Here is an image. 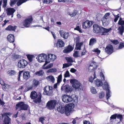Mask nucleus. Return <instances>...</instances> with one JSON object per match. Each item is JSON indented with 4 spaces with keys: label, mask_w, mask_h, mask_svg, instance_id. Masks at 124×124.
<instances>
[{
    "label": "nucleus",
    "mask_w": 124,
    "mask_h": 124,
    "mask_svg": "<svg viewBox=\"0 0 124 124\" xmlns=\"http://www.w3.org/2000/svg\"><path fill=\"white\" fill-rule=\"evenodd\" d=\"M41 94L40 92L37 93L33 91L31 92L30 95V97L31 99H35L33 100V102L36 104L39 103L41 102Z\"/></svg>",
    "instance_id": "f257e3e1"
},
{
    "label": "nucleus",
    "mask_w": 124,
    "mask_h": 124,
    "mask_svg": "<svg viewBox=\"0 0 124 124\" xmlns=\"http://www.w3.org/2000/svg\"><path fill=\"white\" fill-rule=\"evenodd\" d=\"M62 100L65 103H67L72 101L76 103L78 102V98L76 96L73 98L71 96L68 95H64L62 97Z\"/></svg>",
    "instance_id": "f03ea898"
},
{
    "label": "nucleus",
    "mask_w": 124,
    "mask_h": 124,
    "mask_svg": "<svg viewBox=\"0 0 124 124\" xmlns=\"http://www.w3.org/2000/svg\"><path fill=\"white\" fill-rule=\"evenodd\" d=\"M70 82L75 90L79 91L82 90V85L78 80L74 79H72L70 80Z\"/></svg>",
    "instance_id": "7ed1b4c3"
},
{
    "label": "nucleus",
    "mask_w": 124,
    "mask_h": 124,
    "mask_svg": "<svg viewBox=\"0 0 124 124\" xmlns=\"http://www.w3.org/2000/svg\"><path fill=\"white\" fill-rule=\"evenodd\" d=\"M110 14L109 13H106L101 19L103 25L104 26L108 25L111 20L110 16Z\"/></svg>",
    "instance_id": "20e7f679"
},
{
    "label": "nucleus",
    "mask_w": 124,
    "mask_h": 124,
    "mask_svg": "<svg viewBox=\"0 0 124 124\" xmlns=\"http://www.w3.org/2000/svg\"><path fill=\"white\" fill-rule=\"evenodd\" d=\"M53 88L51 86H47L44 88L43 94L44 95L51 96L52 94Z\"/></svg>",
    "instance_id": "39448f33"
},
{
    "label": "nucleus",
    "mask_w": 124,
    "mask_h": 124,
    "mask_svg": "<svg viewBox=\"0 0 124 124\" xmlns=\"http://www.w3.org/2000/svg\"><path fill=\"white\" fill-rule=\"evenodd\" d=\"M29 106L25 104L23 102H21L16 105V108L17 110H27Z\"/></svg>",
    "instance_id": "423d86ee"
},
{
    "label": "nucleus",
    "mask_w": 124,
    "mask_h": 124,
    "mask_svg": "<svg viewBox=\"0 0 124 124\" xmlns=\"http://www.w3.org/2000/svg\"><path fill=\"white\" fill-rule=\"evenodd\" d=\"M56 56L52 54H49L47 55L46 61L43 65V66H45L50 62H53L56 58Z\"/></svg>",
    "instance_id": "0eeeda50"
},
{
    "label": "nucleus",
    "mask_w": 124,
    "mask_h": 124,
    "mask_svg": "<svg viewBox=\"0 0 124 124\" xmlns=\"http://www.w3.org/2000/svg\"><path fill=\"white\" fill-rule=\"evenodd\" d=\"M56 101L55 100H52L49 101L46 104L47 108L50 110L54 109L56 104Z\"/></svg>",
    "instance_id": "6e6552de"
},
{
    "label": "nucleus",
    "mask_w": 124,
    "mask_h": 124,
    "mask_svg": "<svg viewBox=\"0 0 124 124\" xmlns=\"http://www.w3.org/2000/svg\"><path fill=\"white\" fill-rule=\"evenodd\" d=\"M9 115L8 113H5L2 115L1 116H0V119H2L4 118V120L3 123V124H9L10 120V119L8 115Z\"/></svg>",
    "instance_id": "1a4fd4ad"
},
{
    "label": "nucleus",
    "mask_w": 124,
    "mask_h": 124,
    "mask_svg": "<svg viewBox=\"0 0 124 124\" xmlns=\"http://www.w3.org/2000/svg\"><path fill=\"white\" fill-rule=\"evenodd\" d=\"M36 59L39 62H46V61L47 55L44 53L41 54L37 57Z\"/></svg>",
    "instance_id": "9d476101"
},
{
    "label": "nucleus",
    "mask_w": 124,
    "mask_h": 124,
    "mask_svg": "<svg viewBox=\"0 0 124 124\" xmlns=\"http://www.w3.org/2000/svg\"><path fill=\"white\" fill-rule=\"evenodd\" d=\"M65 114L67 116L70 115V111L74 108V105L73 103H71L66 106L65 107Z\"/></svg>",
    "instance_id": "9b49d317"
},
{
    "label": "nucleus",
    "mask_w": 124,
    "mask_h": 124,
    "mask_svg": "<svg viewBox=\"0 0 124 124\" xmlns=\"http://www.w3.org/2000/svg\"><path fill=\"white\" fill-rule=\"evenodd\" d=\"M80 38L79 37H75L74 38V41L76 43V46L75 49L77 50H80L81 46L83 44V42L79 43Z\"/></svg>",
    "instance_id": "f8f14e48"
},
{
    "label": "nucleus",
    "mask_w": 124,
    "mask_h": 124,
    "mask_svg": "<svg viewBox=\"0 0 124 124\" xmlns=\"http://www.w3.org/2000/svg\"><path fill=\"white\" fill-rule=\"evenodd\" d=\"M28 64V62L26 61L21 59L18 62V66L19 68H24Z\"/></svg>",
    "instance_id": "ddd939ff"
},
{
    "label": "nucleus",
    "mask_w": 124,
    "mask_h": 124,
    "mask_svg": "<svg viewBox=\"0 0 124 124\" xmlns=\"http://www.w3.org/2000/svg\"><path fill=\"white\" fill-rule=\"evenodd\" d=\"M32 20V17L31 16L26 18L24 20L23 22V26L26 27H29Z\"/></svg>",
    "instance_id": "4468645a"
},
{
    "label": "nucleus",
    "mask_w": 124,
    "mask_h": 124,
    "mask_svg": "<svg viewBox=\"0 0 124 124\" xmlns=\"http://www.w3.org/2000/svg\"><path fill=\"white\" fill-rule=\"evenodd\" d=\"M72 89V87L68 85H66L65 86L62 85L61 88V90H64L68 93L71 92Z\"/></svg>",
    "instance_id": "2eb2a0df"
},
{
    "label": "nucleus",
    "mask_w": 124,
    "mask_h": 124,
    "mask_svg": "<svg viewBox=\"0 0 124 124\" xmlns=\"http://www.w3.org/2000/svg\"><path fill=\"white\" fill-rule=\"evenodd\" d=\"M113 47L112 45L110 44L108 45L105 49V51L106 53L109 54L113 53Z\"/></svg>",
    "instance_id": "dca6fc26"
},
{
    "label": "nucleus",
    "mask_w": 124,
    "mask_h": 124,
    "mask_svg": "<svg viewBox=\"0 0 124 124\" xmlns=\"http://www.w3.org/2000/svg\"><path fill=\"white\" fill-rule=\"evenodd\" d=\"M92 22L88 20H86L83 23V28L84 29L88 28L92 25Z\"/></svg>",
    "instance_id": "f3484780"
},
{
    "label": "nucleus",
    "mask_w": 124,
    "mask_h": 124,
    "mask_svg": "<svg viewBox=\"0 0 124 124\" xmlns=\"http://www.w3.org/2000/svg\"><path fill=\"white\" fill-rule=\"evenodd\" d=\"M59 33L61 37L64 39H67L69 36V33L63 30L60 31Z\"/></svg>",
    "instance_id": "a211bd4d"
},
{
    "label": "nucleus",
    "mask_w": 124,
    "mask_h": 124,
    "mask_svg": "<svg viewBox=\"0 0 124 124\" xmlns=\"http://www.w3.org/2000/svg\"><path fill=\"white\" fill-rule=\"evenodd\" d=\"M101 31L100 33L101 35H104L106 34V33H108L111 30V28L107 29L104 28L103 27H101Z\"/></svg>",
    "instance_id": "6ab92c4d"
},
{
    "label": "nucleus",
    "mask_w": 124,
    "mask_h": 124,
    "mask_svg": "<svg viewBox=\"0 0 124 124\" xmlns=\"http://www.w3.org/2000/svg\"><path fill=\"white\" fill-rule=\"evenodd\" d=\"M97 24H94L93 26V31L94 33H100L101 31V27Z\"/></svg>",
    "instance_id": "aec40b11"
},
{
    "label": "nucleus",
    "mask_w": 124,
    "mask_h": 124,
    "mask_svg": "<svg viewBox=\"0 0 124 124\" xmlns=\"http://www.w3.org/2000/svg\"><path fill=\"white\" fill-rule=\"evenodd\" d=\"M7 14L8 15H12L11 17L13 16V14L16 10L14 8H8L7 9Z\"/></svg>",
    "instance_id": "412c9836"
},
{
    "label": "nucleus",
    "mask_w": 124,
    "mask_h": 124,
    "mask_svg": "<svg viewBox=\"0 0 124 124\" xmlns=\"http://www.w3.org/2000/svg\"><path fill=\"white\" fill-rule=\"evenodd\" d=\"M56 44L57 46L61 47H63L64 45V42L60 39H59L57 40Z\"/></svg>",
    "instance_id": "4be33fe9"
},
{
    "label": "nucleus",
    "mask_w": 124,
    "mask_h": 124,
    "mask_svg": "<svg viewBox=\"0 0 124 124\" xmlns=\"http://www.w3.org/2000/svg\"><path fill=\"white\" fill-rule=\"evenodd\" d=\"M73 49V48L71 46L69 45L66 49L63 50V52L65 53H68L72 51Z\"/></svg>",
    "instance_id": "5701e85b"
},
{
    "label": "nucleus",
    "mask_w": 124,
    "mask_h": 124,
    "mask_svg": "<svg viewBox=\"0 0 124 124\" xmlns=\"http://www.w3.org/2000/svg\"><path fill=\"white\" fill-rule=\"evenodd\" d=\"M8 40L10 42H13L15 41V38L14 35L12 34H10L7 37Z\"/></svg>",
    "instance_id": "b1692460"
},
{
    "label": "nucleus",
    "mask_w": 124,
    "mask_h": 124,
    "mask_svg": "<svg viewBox=\"0 0 124 124\" xmlns=\"http://www.w3.org/2000/svg\"><path fill=\"white\" fill-rule=\"evenodd\" d=\"M58 111L62 113H63L64 112L65 113V107L64 106H61L57 108Z\"/></svg>",
    "instance_id": "393cba45"
},
{
    "label": "nucleus",
    "mask_w": 124,
    "mask_h": 124,
    "mask_svg": "<svg viewBox=\"0 0 124 124\" xmlns=\"http://www.w3.org/2000/svg\"><path fill=\"white\" fill-rule=\"evenodd\" d=\"M16 28V26H13L11 25H10L7 27L6 29V30H8L10 31H15V30Z\"/></svg>",
    "instance_id": "a878e982"
},
{
    "label": "nucleus",
    "mask_w": 124,
    "mask_h": 124,
    "mask_svg": "<svg viewBox=\"0 0 124 124\" xmlns=\"http://www.w3.org/2000/svg\"><path fill=\"white\" fill-rule=\"evenodd\" d=\"M16 73V72L15 70H8L7 72V74L9 76H13L15 75Z\"/></svg>",
    "instance_id": "bb28decb"
},
{
    "label": "nucleus",
    "mask_w": 124,
    "mask_h": 124,
    "mask_svg": "<svg viewBox=\"0 0 124 124\" xmlns=\"http://www.w3.org/2000/svg\"><path fill=\"white\" fill-rule=\"evenodd\" d=\"M39 84V82L38 81L34 79L32 82V85L33 87L34 88H36Z\"/></svg>",
    "instance_id": "cd10ccee"
},
{
    "label": "nucleus",
    "mask_w": 124,
    "mask_h": 124,
    "mask_svg": "<svg viewBox=\"0 0 124 124\" xmlns=\"http://www.w3.org/2000/svg\"><path fill=\"white\" fill-rule=\"evenodd\" d=\"M96 40L95 38H92L89 41V46H92L94 44L96 43Z\"/></svg>",
    "instance_id": "c85d7f7f"
},
{
    "label": "nucleus",
    "mask_w": 124,
    "mask_h": 124,
    "mask_svg": "<svg viewBox=\"0 0 124 124\" xmlns=\"http://www.w3.org/2000/svg\"><path fill=\"white\" fill-rule=\"evenodd\" d=\"M119 33L122 35L123 33L124 32V27L122 25L119 26L117 29Z\"/></svg>",
    "instance_id": "c756f323"
},
{
    "label": "nucleus",
    "mask_w": 124,
    "mask_h": 124,
    "mask_svg": "<svg viewBox=\"0 0 124 124\" xmlns=\"http://www.w3.org/2000/svg\"><path fill=\"white\" fill-rule=\"evenodd\" d=\"M29 72L28 71L25 72L23 74V78L26 80L28 79L30 77Z\"/></svg>",
    "instance_id": "7c9ffc66"
},
{
    "label": "nucleus",
    "mask_w": 124,
    "mask_h": 124,
    "mask_svg": "<svg viewBox=\"0 0 124 124\" xmlns=\"http://www.w3.org/2000/svg\"><path fill=\"white\" fill-rule=\"evenodd\" d=\"M95 84L98 86H102V82L99 79H96L94 82Z\"/></svg>",
    "instance_id": "2f4dec72"
},
{
    "label": "nucleus",
    "mask_w": 124,
    "mask_h": 124,
    "mask_svg": "<svg viewBox=\"0 0 124 124\" xmlns=\"http://www.w3.org/2000/svg\"><path fill=\"white\" fill-rule=\"evenodd\" d=\"M94 63L96 64V63L94 62H93L90 64L88 68V70L89 71H92L93 70V69L94 68Z\"/></svg>",
    "instance_id": "473e14b6"
},
{
    "label": "nucleus",
    "mask_w": 124,
    "mask_h": 124,
    "mask_svg": "<svg viewBox=\"0 0 124 124\" xmlns=\"http://www.w3.org/2000/svg\"><path fill=\"white\" fill-rule=\"evenodd\" d=\"M33 88H34L32 85H27L26 86L25 90L24 91L25 92H26L29 90H32Z\"/></svg>",
    "instance_id": "72a5a7b5"
},
{
    "label": "nucleus",
    "mask_w": 124,
    "mask_h": 124,
    "mask_svg": "<svg viewBox=\"0 0 124 124\" xmlns=\"http://www.w3.org/2000/svg\"><path fill=\"white\" fill-rule=\"evenodd\" d=\"M44 73V72L42 70H40L39 71H38L35 73V74L36 75L41 76H43Z\"/></svg>",
    "instance_id": "f704fd0d"
},
{
    "label": "nucleus",
    "mask_w": 124,
    "mask_h": 124,
    "mask_svg": "<svg viewBox=\"0 0 124 124\" xmlns=\"http://www.w3.org/2000/svg\"><path fill=\"white\" fill-rule=\"evenodd\" d=\"M78 13L77 11L76 10H74L73 12L72 13H70V12H68V14L71 17H72L75 16Z\"/></svg>",
    "instance_id": "c9c22d12"
},
{
    "label": "nucleus",
    "mask_w": 124,
    "mask_h": 124,
    "mask_svg": "<svg viewBox=\"0 0 124 124\" xmlns=\"http://www.w3.org/2000/svg\"><path fill=\"white\" fill-rule=\"evenodd\" d=\"M111 94L110 91L109 89L107 90L106 96V99L108 100V98L111 96Z\"/></svg>",
    "instance_id": "e433bc0d"
},
{
    "label": "nucleus",
    "mask_w": 124,
    "mask_h": 124,
    "mask_svg": "<svg viewBox=\"0 0 124 124\" xmlns=\"http://www.w3.org/2000/svg\"><path fill=\"white\" fill-rule=\"evenodd\" d=\"M118 24L122 25L124 27V20H123L122 18L120 17L118 21Z\"/></svg>",
    "instance_id": "4c0bfd02"
},
{
    "label": "nucleus",
    "mask_w": 124,
    "mask_h": 124,
    "mask_svg": "<svg viewBox=\"0 0 124 124\" xmlns=\"http://www.w3.org/2000/svg\"><path fill=\"white\" fill-rule=\"evenodd\" d=\"M48 80H50L53 83H54L55 80L54 78L52 76H49L47 77Z\"/></svg>",
    "instance_id": "58836bf2"
},
{
    "label": "nucleus",
    "mask_w": 124,
    "mask_h": 124,
    "mask_svg": "<svg viewBox=\"0 0 124 124\" xmlns=\"http://www.w3.org/2000/svg\"><path fill=\"white\" fill-rule=\"evenodd\" d=\"M27 58L30 62L32 61V59L34 57V56L32 55H27Z\"/></svg>",
    "instance_id": "ea45409f"
},
{
    "label": "nucleus",
    "mask_w": 124,
    "mask_h": 124,
    "mask_svg": "<svg viewBox=\"0 0 124 124\" xmlns=\"http://www.w3.org/2000/svg\"><path fill=\"white\" fill-rule=\"evenodd\" d=\"M27 0H19L17 3V4L18 6L21 5L23 3L27 1Z\"/></svg>",
    "instance_id": "a19ab883"
},
{
    "label": "nucleus",
    "mask_w": 124,
    "mask_h": 124,
    "mask_svg": "<svg viewBox=\"0 0 124 124\" xmlns=\"http://www.w3.org/2000/svg\"><path fill=\"white\" fill-rule=\"evenodd\" d=\"M91 93L93 94H95L97 93V92L95 88L93 87L91 88Z\"/></svg>",
    "instance_id": "79ce46f5"
},
{
    "label": "nucleus",
    "mask_w": 124,
    "mask_h": 124,
    "mask_svg": "<svg viewBox=\"0 0 124 124\" xmlns=\"http://www.w3.org/2000/svg\"><path fill=\"white\" fill-rule=\"evenodd\" d=\"M65 59L68 62H70L71 63L73 62V59L71 57H66Z\"/></svg>",
    "instance_id": "37998d69"
},
{
    "label": "nucleus",
    "mask_w": 124,
    "mask_h": 124,
    "mask_svg": "<svg viewBox=\"0 0 124 124\" xmlns=\"http://www.w3.org/2000/svg\"><path fill=\"white\" fill-rule=\"evenodd\" d=\"M72 64L71 63H65L63 64V68L68 67L70 66H71Z\"/></svg>",
    "instance_id": "c03bdc74"
},
{
    "label": "nucleus",
    "mask_w": 124,
    "mask_h": 124,
    "mask_svg": "<svg viewBox=\"0 0 124 124\" xmlns=\"http://www.w3.org/2000/svg\"><path fill=\"white\" fill-rule=\"evenodd\" d=\"M17 0H11L10 3L11 7H13L17 1Z\"/></svg>",
    "instance_id": "a18cd8bd"
},
{
    "label": "nucleus",
    "mask_w": 124,
    "mask_h": 124,
    "mask_svg": "<svg viewBox=\"0 0 124 124\" xmlns=\"http://www.w3.org/2000/svg\"><path fill=\"white\" fill-rule=\"evenodd\" d=\"M62 78V74L59 75L57 79V83H59L61 81Z\"/></svg>",
    "instance_id": "49530a36"
},
{
    "label": "nucleus",
    "mask_w": 124,
    "mask_h": 124,
    "mask_svg": "<svg viewBox=\"0 0 124 124\" xmlns=\"http://www.w3.org/2000/svg\"><path fill=\"white\" fill-rule=\"evenodd\" d=\"M56 71V70L55 68H52L48 70L47 71L48 73L55 72Z\"/></svg>",
    "instance_id": "de8ad7c7"
},
{
    "label": "nucleus",
    "mask_w": 124,
    "mask_h": 124,
    "mask_svg": "<svg viewBox=\"0 0 124 124\" xmlns=\"http://www.w3.org/2000/svg\"><path fill=\"white\" fill-rule=\"evenodd\" d=\"M110 41L112 43L115 45H116L119 43V42L117 40L111 39Z\"/></svg>",
    "instance_id": "09e8293b"
},
{
    "label": "nucleus",
    "mask_w": 124,
    "mask_h": 124,
    "mask_svg": "<svg viewBox=\"0 0 124 124\" xmlns=\"http://www.w3.org/2000/svg\"><path fill=\"white\" fill-rule=\"evenodd\" d=\"M53 64L52 63H50L46 67H45V66H43V68L44 69H47L50 68L52 67Z\"/></svg>",
    "instance_id": "8fccbe9b"
},
{
    "label": "nucleus",
    "mask_w": 124,
    "mask_h": 124,
    "mask_svg": "<svg viewBox=\"0 0 124 124\" xmlns=\"http://www.w3.org/2000/svg\"><path fill=\"white\" fill-rule=\"evenodd\" d=\"M113 15L115 16V18L114 20V22H116L118 20V18L119 17V14H118L117 15H115L114 14H113Z\"/></svg>",
    "instance_id": "3c124183"
},
{
    "label": "nucleus",
    "mask_w": 124,
    "mask_h": 124,
    "mask_svg": "<svg viewBox=\"0 0 124 124\" xmlns=\"http://www.w3.org/2000/svg\"><path fill=\"white\" fill-rule=\"evenodd\" d=\"M78 53L79 52L76 51L73 54V56L75 57H77L80 56V55Z\"/></svg>",
    "instance_id": "603ef678"
},
{
    "label": "nucleus",
    "mask_w": 124,
    "mask_h": 124,
    "mask_svg": "<svg viewBox=\"0 0 124 124\" xmlns=\"http://www.w3.org/2000/svg\"><path fill=\"white\" fill-rule=\"evenodd\" d=\"M124 47V43L123 42H121L119 46L118 49H121Z\"/></svg>",
    "instance_id": "864d4df0"
},
{
    "label": "nucleus",
    "mask_w": 124,
    "mask_h": 124,
    "mask_svg": "<svg viewBox=\"0 0 124 124\" xmlns=\"http://www.w3.org/2000/svg\"><path fill=\"white\" fill-rule=\"evenodd\" d=\"M70 76L69 71L68 70L66 71L64 74V78H66L68 77H69Z\"/></svg>",
    "instance_id": "5fc2aeb1"
},
{
    "label": "nucleus",
    "mask_w": 124,
    "mask_h": 124,
    "mask_svg": "<svg viewBox=\"0 0 124 124\" xmlns=\"http://www.w3.org/2000/svg\"><path fill=\"white\" fill-rule=\"evenodd\" d=\"M52 2L51 0H44L43 1V3L49 4L51 3Z\"/></svg>",
    "instance_id": "6e6d98bb"
},
{
    "label": "nucleus",
    "mask_w": 124,
    "mask_h": 124,
    "mask_svg": "<svg viewBox=\"0 0 124 124\" xmlns=\"http://www.w3.org/2000/svg\"><path fill=\"white\" fill-rule=\"evenodd\" d=\"M92 51L93 52L97 53L98 54H99L100 53V50H99L98 48L94 49Z\"/></svg>",
    "instance_id": "4d7b16f0"
},
{
    "label": "nucleus",
    "mask_w": 124,
    "mask_h": 124,
    "mask_svg": "<svg viewBox=\"0 0 124 124\" xmlns=\"http://www.w3.org/2000/svg\"><path fill=\"white\" fill-rule=\"evenodd\" d=\"M116 117L118 119H119L120 121H122L123 116L122 115H118Z\"/></svg>",
    "instance_id": "13d9d810"
},
{
    "label": "nucleus",
    "mask_w": 124,
    "mask_h": 124,
    "mask_svg": "<svg viewBox=\"0 0 124 124\" xmlns=\"http://www.w3.org/2000/svg\"><path fill=\"white\" fill-rule=\"evenodd\" d=\"M8 0H3V7L5 8L6 6Z\"/></svg>",
    "instance_id": "bf43d9fd"
},
{
    "label": "nucleus",
    "mask_w": 124,
    "mask_h": 124,
    "mask_svg": "<svg viewBox=\"0 0 124 124\" xmlns=\"http://www.w3.org/2000/svg\"><path fill=\"white\" fill-rule=\"evenodd\" d=\"M44 120L45 119L43 117H41L39 119V121L41 122L42 124L44 123Z\"/></svg>",
    "instance_id": "052dcab7"
},
{
    "label": "nucleus",
    "mask_w": 124,
    "mask_h": 124,
    "mask_svg": "<svg viewBox=\"0 0 124 124\" xmlns=\"http://www.w3.org/2000/svg\"><path fill=\"white\" fill-rule=\"evenodd\" d=\"M104 93L103 92H101L100 94L99 98H102L104 96Z\"/></svg>",
    "instance_id": "680f3d73"
},
{
    "label": "nucleus",
    "mask_w": 124,
    "mask_h": 124,
    "mask_svg": "<svg viewBox=\"0 0 124 124\" xmlns=\"http://www.w3.org/2000/svg\"><path fill=\"white\" fill-rule=\"evenodd\" d=\"M116 115H112L110 117V119H115L116 118Z\"/></svg>",
    "instance_id": "e2e57ef3"
},
{
    "label": "nucleus",
    "mask_w": 124,
    "mask_h": 124,
    "mask_svg": "<svg viewBox=\"0 0 124 124\" xmlns=\"http://www.w3.org/2000/svg\"><path fill=\"white\" fill-rule=\"evenodd\" d=\"M77 70L74 68H72L70 70V71L72 73H74L76 72Z\"/></svg>",
    "instance_id": "0e129e2a"
},
{
    "label": "nucleus",
    "mask_w": 124,
    "mask_h": 124,
    "mask_svg": "<svg viewBox=\"0 0 124 124\" xmlns=\"http://www.w3.org/2000/svg\"><path fill=\"white\" fill-rule=\"evenodd\" d=\"M84 124H91L89 121L85 120L83 122Z\"/></svg>",
    "instance_id": "69168bd1"
},
{
    "label": "nucleus",
    "mask_w": 124,
    "mask_h": 124,
    "mask_svg": "<svg viewBox=\"0 0 124 124\" xmlns=\"http://www.w3.org/2000/svg\"><path fill=\"white\" fill-rule=\"evenodd\" d=\"M75 30H76L79 31H81V29L80 28L79 26H77L76 27L74 28Z\"/></svg>",
    "instance_id": "338daca9"
},
{
    "label": "nucleus",
    "mask_w": 124,
    "mask_h": 124,
    "mask_svg": "<svg viewBox=\"0 0 124 124\" xmlns=\"http://www.w3.org/2000/svg\"><path fill=\"white\" fill-rule=\"evenodd\" d=\"M100 76L101 77H102L103 78V79L104 80H105V78L104 76V75H103V73L102 72H101L100 73Z\"/></svg>",
    "instance_id": "774afa93"
}]
</instances>
